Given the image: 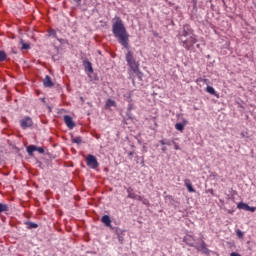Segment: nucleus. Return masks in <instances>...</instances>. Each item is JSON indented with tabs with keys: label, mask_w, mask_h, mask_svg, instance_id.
Here are the masks:
<instances>
[{
	"label": "nucleus",
	"mask_w": 256,
	"mask_h": 256,
	"mask_svg": "<svg viewBox=\"0 0 256 256\" xmlns=\"http://www.w3.org/2000/svg\"><path fill=\"white\" fill-rule=\"evenodd\" d=\"M113 21L112 33L114 37L118 39V43L121 44L124 49L128 50L125 55L126 63L130 67L131 71H133L141 81L143 72L139 70V62H137L135 56H133V53L129 50V33L127 32V28H125V24L121 17L116 16Z\"/></svg>",
	"instance_id": "f257e3e1"
},
{
	"label": "nucleus",
	"mask_w": 256,
	"mask_h": 256,
	"mask_svg": "<svg viewBox=\"0 0 256 256\" xmlns=\"http://www.w3.org/2000/svg\"><path fill=\"white\" fill-rule=\"evenodd\" d=\"M182 47L186 49V51H191L195 43H197L198 39L191 28V25L185 24L178 32L177 35Z\"/></svg>",
	"instance_id": "f03ea898"
},
{
	"label": "nucleus",
	"mask_w": 256,
	"mask_h": 256,
	"mask_svg": "<svg viewBox=\"0 0 256 256\" xmlns=\"http://www.w3.org/2000/svg\"><path fill=\"white\" fill-rule=\"evenodd\" d=\"M86 163L87 166L90 167V169H97V167H99V162L97 161V158L92 154H89L87 156Z\"/></svg>",
	"instance_id": "7ed1b4c3"
},
{
	"label": "nucleus",
	"mask_w": 256,
	"mask_h": 256,
	"mask_svg": "<svg viewBox=\"0 0 256 256\" xmlns=\"http://www.w3.org/2000/svg\"><path fill=\"white\" fill-rule=\"evenodd\" d=\"M20 126L22 129H29V127H33V120L31 117H25L22 120H20Z\"/></svg>",
	"instance_id": "20e7f679"
},
{
	"label": "nucleus",
	"mask_w": 256,
	"mask_h": 256,
	"mask_svg": "<svg viewBox=\"0 0 256 256\" xmlns=\"http://www.w3.org/2000/svg\"><path fill=\"white\" fill-rule=\"evenodd\" d=\"M183 242L186 243V245H188V247L195 248L197 246V245H195V237L191 234H187L186 236H184Z\"/></svg>",
	"instance_id": "39448f33"
},
{
	"label": "nucleus",
	"mask_w": 256,
	"mask_h": 256,
	"mask_svg": "<svg viewBox=\"0 0 256 256\" xmlns=\"http://www.w3.org/2000/svg\"><path fill=\"white\" fill-rule=\"evenodd\" d=\"M194 248H196L197 251H201L204 255H209V253H211V250L207 248V243H205L203 240L201 241L200 245H196Z\"/></svg>",
	"instance_id": "423d86ee"
},
{
	"label": "nucleus",
	"mask_w": 256,
	"mask_h": 256,
	"mask_svg": "<svg viewBox=\"0 0 256 256\" xmlns=\"http://www.w3.org/2000/svg\"><path fill=\"white\" fill-rule=\"evenodd\" d=\"M115 235L117 236L120 245H123L125 241V230L116 228Z\"/></svg>",
	"instance_id": "0eeeda50"
},
{
	"label": "nucleus",
	"mask_w": 256,
	"mask_h": 256,
	"mask_svg": "<svg viewBox=\"0 0 256 256\" xmlns=\"http://www.w3.org/2000/svg\"><path fill=\"white\" fill-rule=\"evenodd\" d=\"M82 65L85 71H87L88 73H93V64L91 63V61H89V59H84L82 61Z\"/></svg>",
	"instance_id": "6e6552de"
},
{
	"label": "nucleus",
	"mask_w": 256,
	"mask_h": 256,
	"mask_svg": "<svg viewBox=\"0 0 256 256\" xmlns=\"http://www.w3.org/2000/svg\"><path fill=\"white\" fill-rule=\"evenodd\" d=\"M64 123H66V126L68 129H73L75 127V122L73 121V117L69 115L64 116Z\"/></svg>",
	"instance_id": "1a4fd4ad"
},
{
	"label": "nucleus",
	"mask_w": 256,
	"mask_h": 256,
	"mask_svg": "<svg viewBox=\"0 0 256 256\" xmlns=\"http://www.w3.org/2000/svg\"><path fill=\"white\" fill-rule=\"evenodd\" d=\"M188 124H189V121H187V119H183L181 123H176V124H175V129H176L177 131L183 132V131H185V127H186V125H188Z\"/></svg>",
	"instance_id": "9d476101"
},
{
	"label": "nucleus",
	"mask_w": 256,
	"mask_h": 256,
	"mask_svg": "<svg viewBox=\"0 0 256 256\" xmlns=\"http://www.w3.org/2000/svg\"><path fill=\"white\" fill-rule=\"evenodd\" d=\"M43 85L44 87H47V88H51V87H54V83H53V80H51V76L49 75H46L45 78L43 79Z\"/></svg>",
	"instance_id": "9b49d317"
},
{
	"label": "nucleus",
	"mask_w": 256,
	"mask_h": 256,
	"mask_svg": "<svg viewBox=\"0 0 256 256\" xmlns=\"http://www.w3.org/2000/svg\"><path fill=\"white\" fill-rule=\"evenodd\" d=\"M101 221L106 227H110V229L113 228V226H111V217H109V215L102 216Z\"/></svg>",
	"instance_id": "f8f14e48"
},
{
	"label": "nucleus",
	"mask_w": 256,
	"mask_h": 256,
	"mask_svg": "<svg viewBox=\"0 0 256 256\" xmlns=\"http://www.w3.org/2000/svg\"><path fill=\"white\" fill-rule=\"evenodd\" d=\"M184 185L185 187H187V190L189 191V193H195V188H193V184H191L190 179H185Z\"/></svg>",
	"instance_id": "ddd939ff"
},
{
	"label": "nucleus",
	"mask_w": 256,
	"mask_h": 256,
	"mask_svg": "<svg viewBox=\"0 0 256 256\" xmlns=\"http://www.w3.org/2000/svg\"><path fill=\"white\" fill-rule=\"evenodd\" d=\"M26 151L29 155V157H33V153H35V151H37V146L36 145H29L26 147Z\"/></svg>",
	"instance_id": "4468645a"
},
{
	"label": "nucleus",
	"mask_w": 256,
	"mask_h": 256,
	"mask_svg": "<svg viewBox=\"0 0 256 256\" xmlns=\"http://www.w3.org/2000/svg\"><path fill=\"white\" fill-rule=\"evenodd\" d=\"M24 225H26L27 229H37L39 227V224L31 221L24 222Z\"/></svg>",
	"instance_id": "2eb2a0df"
},
{
	"label": "nucleus",
	"mask_w": 256,
	"mask_h": 256,
	"mask_svg": "<svg viewBox=\"0 0 256 256\" xmlns=\"http://www.w3.org/2000/svg\"><path fill=\"white\" fill-rule=\"evenodd\" d=\"M237 208H238V209H242L243 211H247V210L249 209V204L244 203V202H240V203L237 205Z\"/></svg>",
	"instance_id": "dca6fc26"
},
{
	"label": "nucleus",
	"mask_w": 256,
	"mask_h": 256,
	"mask_svg": "<svg viewBox=\"0 0 256 256\" xmlns=\"http://www.w3.org/2000/svg\"><path fill=\"white\" fill-rule=\"evenodd\" d=\"M126 191L128 193V195H127L128 199H134L135 198L136 194L133 192V188L129 187V188H127Z\"/></svg>",
	"instance_id": "f3484780"
},
{
	"label": "nucleus",
	"mask_w": 256,
	"mask_h": 256,
	"mask_svg": "<svg viewBox=\"0 0 256 256\" xmlns=\"http://www.w3.org/2000/svg\"><path fill=\"white\" fill-rule=\"evenodd\" d=\"M20 45H22V47H21L22 50L31 49V45H29L28 43H25V41L23 39L20 40Z\"/></svg>",
	"instance_id": "a211bd4d"
},
{
	"label": "nucleus",
	"mask_w": 256,
	"mask_h": 256,
	"mask_svg": "<svg viewBox=\"0 0 256 256\" xmlns=\"http://www.w3.org/2000/svg\"><path fill=\"white\" fill-rule=\"evenodd\" d=\"M72 143H76V145H81V143H83V139L81 138V136H78L76 138H71Z\"/></svg>",
	"instance_id": "6ab92c4d"
},
{
	"label": "nucleus",
	"mask_w": 256,
	"mask_h": 256,
	"mask_svg": "<svg viewBox=\"0 0 256 256\" xmlns=\"http://www.w3.org/2000/svg\"><path fill=\"white\" fill-rule=\"evenodd\" d=\"M5 211H9V205L0 203V214L5 213Z\"/></svg>",
	"instance_id": "aec40b11"
},
{
	"label": "nucleus",
	"mask_w": 256,
	"mask_h": 256,
	"mask_svg": "<svg viewBox=\"0 0 256 256\" xmlns=\"http://www.w3.org/2000/svg\"><path fill=\"white\" fill-rule=\"evenodd\" d=\"M49 37H54L57 41H61V39L57 38V31H55V29L49 30Z\"/></svg>",
	"instance_id": "412c9836"
},
{
	"label": "nucleus",
	"mask_w": 256,
	"mask_h": 256,
	"mask_svg": "<svg viewBox=\"0 0 256 256\" xmlns=\"http://www.w3.org/2000/svg\"><path fill=\"white\" fill-rule=\"evenodd\" d=\"M177 140V138L172 139V145H174L176 151H181V147H179V144L176 142Z\"/></svg>",
	"instance_id": "4be33fe9"
},
{
	"label": "nucleus",
	"mask_w": 256,
	"mask_h": 256,
	"mask_svg": "<svg viewBox=\"0 0 256 256\" xmlns=\"http://www.w3.org/2000/svg\"><path fill=\"white\" fill-rule=\"evenodd\" d=\"M206 91H207V93H210V95H216V93H217L215 91V88H213L212 86H207Z\"/></svg>",
	"instance_id": "5701e85b"
},
{
	"label": "nucleus",
	"mask_w": 256,
	"mask_h": 256,
	"mask_svg": "<svg viewBox=\"0 0 256 256\" xmlns=\"http://www.w3.org/2000/svg\"><path fill=\"white\" fill-rule=\"evenodd\" d=\"M6 59H7V54L5 53V51L0 50V63L5 61Z\"/></svg>",
	"instance_id": "b1692460"
},
{
	"label": "nucleus",
	"mask_w": 256,
	"mask_h": 256,
	"mask_svg": "<svg viewBox=\"0 0 256 256\" xmlns=\"http://www.w3.org/2000/svg\"><path fill=\"white\" fill-rule=\"evenodd\" d=\"M106 107H115V101L111 100V99H108L106 101Z\"/></svg>",
	"instance_id": "393cba45"
},
{
	"label": "nucleus",
	"mask_w": 256,
	"mask_h": 256,
	"mask_svg": "<svg viewBox=\"0 0 256 256\" xmlns=\"http://www.w3.org/2000/svg\"><path fill=\"white\" fill-rule=\"evenodd\" d=\"M236 235L238 237V239H243V231H241L240 229L236 230Z\"/></svg>",
	"instance_id": "a878e982"
},
{
	"label": "nucleus",
	"mask_w": 256,
	"mask_h": 256,
	"mask_svg": "<svg viewBox=\"0 0 256 256\" xmlns=\"http://www.w3.org/2000/svg\"><path fill=\"white\" fill-rule=\"evenodd\" d=\"M141 202L143 203V205H146V207H149V205H151L149 203V199H147V198H142Z\"/></svg>",
	"instance_id": "bb28decb"
},
{
	"label": "nucleus",
	"mask_w": 256,
	"mask_h": 256,
	"mask_svg": "<svg viewBox=\"0 0 256 256\" xmlns=\"http://www.w3.org/2000/svg\"><path fill=\"white\" fill-rule=\"evenodd\" d=\"M126 117L128 118V119H135V117L133 116V113H131V111H126Z\"/></svg>",
	"instance_id": "cd10ccee"
},
{
	"label": "nucleus",
	"mask_w": 256,
	"mask_h": 256,
	"mask_svg": "<svg viewBox=\"0 0 256 256\" xmlns=\"http://www.w3.org/2000/svg\"><path fill=\"white\" fill-rule=\"evenodd\" d=\"M36 151H38V153H40L41 155H43V153H45V149H43V147L36 146Z\"/></svg>",
	"instance_id": "c85d7f7f"
},
{
	"label": "nucleus",
	"mask_w": 256,
	"mask_h": 256,
	"mask_svg": "<svg viewBox=\"0 0 256 256\" xmlns=\"http://www.w3.org/2000/svg\"><path fill=\"white\" fill-rule=\"evenodd\" d=\"M132 199H135L136 201H142L143 200V196H139V195L135 194V197L132 198Z\"/></svg>",
	"instance_id": "c756f323"
},
{
	"label": "nucleus",
	"mask_w": 256,
	"mask_h": 256,
	"mask_svg": "<svg viewBox=\"0 0 256 256\" xmlns=\"http://www.w3.org/2000/svg\"><path fill=\"white\" fill-rule=\"evenodd\" d=\"M247 211H250V213H255L256 208L253 207V206H248V210Z\"/></svg>",
	"instance_id": "7c9ffc66"
},
{
	"label": "nucleus",
	"mask_w": 256,
	"mask_h": 256,
	"mask_svg": "<svg viewBox=\"0 0 256 256\" xmlns=\"http://www.w3.org/2000/svg\"><path fill=\"white\" fill-rule=\"evenodd\" d=\"M166 145H168L169 147H171V145H173V140H166Z\"/></svg>",
	"instance_id": "2f4dec72"
},
{
	"label": "nucleus",
	"mask_w": 256,
	"mask_h": 256,
	"mask_svg": "<svg viewBox=\"0 0 256 256\" xmlns=\"http://www.w3.org/2000/svg\"><path fill=\"white\" fill-rule=\"evenodd\" d=\"M177 119H183V113H179L176 115Z\"/></svg>",
	"instance_id": "473e14b6"
},
{
	"label": "nucleus",
	"mask_w": 256,
	"mask_h": 256,
	"mask_svg": "<svg viewBox=\"0 0 256 256\" xmlns=\"http://www.w3.org/2000/svg\"><path fill=\"white\" fill-rule=\"evenodd\" d=\"M159 143L162 145H167V140H160Z\"/></svg>",
	"instance_id": "72a5a7b5"
},
{
	"label": "nucleus",
	"mask_w": 256,
	"mask_h": 256,
	"mask_svg": "<svg viewBox=\"0 0 256 256\" xmlns=\"http://www.w3.org/2000/svg\"><path fill=\"white\" fill-rule=\"evenodd\" d=\"M241 137H243V138L248 137L247 132H241Z\"/></svg>",
	"instance_id": "f704fd0d"
},
{
	"label": "nucleus",
	"mask_w": 256,
	"mask_h": 256,
	"mask_svg": "<svg viewBox=\"0 0 256 256\" xmlns=\"http://www.w3.org/2000/svg\"><path fill=\"white\" fill-rule=\"evenodd\" d=\"M83 0H74V3H77V5H81V2H82Z\"/></svg>",
	"instance_id": "c9c22d12"
},
{
	"label": "nucleus",
	"mask_w": 256,
	"mask_h": 256,
	"mask_svg": "<svg viewBox=\"0 0 256 256\" xmlns=\"http://www.w3.org/2000/svg\"><path fill=\"white\" fill-rule=\"evenodd\" d=\"M131 109H133V106L130 104L127 108V111H130L131 112Z\"/></svg>",
	"instance_id": "e433bc0d"
},
{
	"label": "nucleus",
	"mask_w": 256,
	"mask_h": 256,
	"mask_svg": "<svg viewBox=\"0 0 256 256\" xmlns=\"http://www.w3.org/2000/svg\"><path fill=\"white\" fill-rule=\"evenodd\" d=\"M162 151H163V153H165L166 151H167V147H162Z\"/></svg>",
	"instance_id": "4c0bfd02"
},
{
	"label": "nucleus",
	"mask_w": 256,
	"mask_h": 256,
	"mask_svg": "<svg viewBox=\"0 0 256 256\" xmlns=\"http://www.w3.org/2000/svg\"><path fill=\"white\" fill-rule=\"evenodd\" d=\"M128 155H129L130 157H133L134 152H129Z\"/></svg>",
	"instance_id": "58836bf2"
},
{
	"label": "nucleus",
	"mask_w": 256,
	"mask_h": 256,
	"mask_svg": "<svg viewBox=\"0 0 256 256\" xmlns=\"http://www.w3.org/2000/svg\"><path fill=\"white\" fill-rule=\"evenodd\" d=\"M169 199H170V201H173V196H167Z\"/></svg>",
	"instance_id": "ea45409f"
},
{
	"label": "nucleus",
	"mask_w": 256,
	"mask_h": 256,
	"mask_svg": "<svg viewBox=\"0 0 256 256\" xmlns=\"http://www.w3.org/2000/svg\"><path fill=\"white\" fill-rule=\"evenodd\" d=\"M196 47L199 49V47H201V45H200V44H197Z\"/></svg>",
	"instance_id": "a19ab883"
},
{
	"label": "nucleus",
	"mask_w": 256,
	"mask_h": 256,
	"mask_svg": "<svg viewBox=\"0 0 256 256\" xmlns=\"http://www.w3.org/2000/svg\"><path fill=\"white\" fill-rule=\"evenodd\" d=\"M52 59L55 61V56H52Z\"/></svg>",
	"instance_id": "79ce46f5"
},
{
	"label": "nucleus",
	"mask_w": 256,
	"mask_h": 256,
	"mask_svg": "<svg viewBox=\"0 0 256 256\" xmlns=\"http://www.w3.org/2000/svg\"><path fill=\"white\" fill-rule=\"evenodd\" d=\"M142 165H145V162H144V161H142Z\"/></svg>",
	"instance_id": "37998d69"
},
{
	"label": "nucleus",
	"mask_w": 256,
	"mask_h": 256,
	"mask_svg": "<svg viewBox=\"0 0 256 256\" xmlns=\"http://www.w3.org/2000/svg\"><path fill=\"white\" fill-rule=\"evenodd\" d=\"M13 53H17V52H15V50H13Z\"/></svg>",
	"instance_id": "c03bdc74"
}]
</instances>
